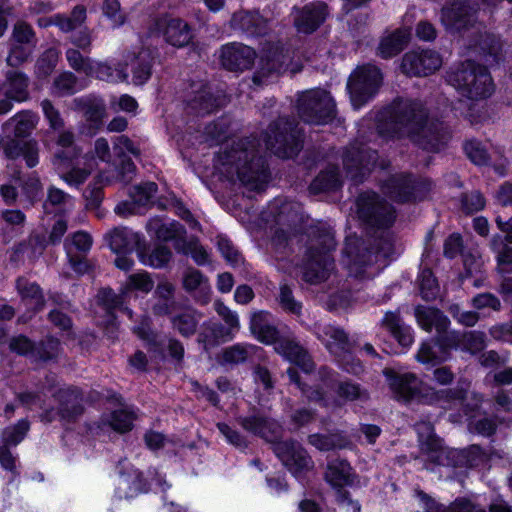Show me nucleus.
<instances>
[{
  "label": "nucleus",
  "instance_id": "49",
  "mask_svg": "<svg viewBox=\"0 0 512 512\" xmlns=\"http://www.w3.org/2000/svg\"><path fill=\"white\" fill-rule=\"evenodd\" d=\"M419 293L424 301L430 302L437 299L440 294V287L433 272L429 268L421 271L417 279Z\"/></svg>",
  "mask_w": 512,
  "mask_h": 512
},
{
  "label": "nucleus",
  "instance_id": "36",
  "mask_svg": "<svg viewBox=\"0 0 512 512\" xmlns=\"http://www.w3.org/2000/svg\"><path fill=\"white\" fill-rule=\"evenodd\" d=\"M307 237V254H330V251L335 248L333 233L324 226L310 227Z\"/></svg>",
  "mask_w": 512,
  "mask_h": 512
},
{
  "label": "nucleus",
  "instance_id": "22",
  "mask_svg": "<svg viewBox=\"0 0 512 512\" xmlns=\"http://www.w3.org/2000/svg\"><path fill=\"white\" fill-rule=\"evenodd\" d=\"M255 51L243 44L232 43L222 47L220 60L222 66L230 71L249 69L255 60Z\"/></svg>",
  "mask_w": 512,
  "mask_h": 512
},
{
  "label": "nucleus",
  "instance_id": "16",
  "mask_svg": "<svg viewBox=\"0 0 512 512\" xmlns=\"http://www.w3.org/2000/svg\"><path fill=\"white\" fill-rule=\"evenodd\" d=\"M294 25L301 33L316 31L329 15V7L324 1H314L301 8H294Z\"/></svg>",
  "mask_w": 512,
  "mask_h": 512
},
{
  "label": "nucleus",
  "instance_id": "45",
  "mask_svg": "<svg viewBox=\"0 0 512 512\" xmlns=\"http://www.w3.org/2000/svg\"><path fill=\"white\" fill-rule=\"evenodd\" d=\"M12 177L21 187L23 194L26 196L30 204H33L42 197V184L35 172L22 177L20 171H15Z\"/></svg>",
  "mask_w": 512,
  "mask_h": 512
},
{
  "label": "nucleus",
  "instance_id": "17",
  "mask_svg": "<svg viewBox=\"0 0 512 512\" xmlns=\"http://www.w3.org/2000/svg\"><path fill=\"white\" fill-rule=\"evenodd\" d=\"M317 338L326 349L335 357L345 356L357 346L356 341L350 339L348 333L341 327L327 324L318 328Z\"/></svg>",
  "mask_w": 512,
  "mask_h": 512
},
{
  "label": "nucleus",
  "instance_id": "48",
  "mask_svg": "<svg viewBox=\"0 0 512 512\" xmlns=\"http://www.w3.org/2000/svg\"><path fill=\"white\" fill-rule=\"evenodd\" d=\"M48 244L45 233L33 232L26 241L19 243L17 251L27 254V257L33 260L44 253Z\"/></svg>",
  "mask_w": 512,
  "mask_h": 512
},
{
  "label": "nucleus",
  "instance_id": "56",
  "mask_svg": "<svg viewBox=\"0 0 512 512\" xmlns=\"http://www.w3.org/2000/svg\"><path fill=\"white\" fill-rule=\"evenodd\" d=\"M176 251L185 255L190 254L197 265H204L208 262V253L199 243L197 237H191L189 240H180L176 245Z\"/></svg>",
  "mask_w": 512,
  "mask_h": 512
},
{
  "label": "nucleus",
  "instance_id": "9",
  "mask_svg": "<svg viewBox=\"0 0 512 512\" xmlns=\"http://www.w3.org/2000/svg\"><path fill=\"white\" fill-rule=\"evenodd\" d=\"M191 96L187 100L189 113L197 116H206L225 106L228 99L221 90L214 89L206 81L191 83Z\"/></svg>",
  "mask_w": 512,
  "mask_h": 512
},
{
  "label": "nucleus",
  "instance_id": "3",
  "mask_svg": "<svg viewBox=\"0 0 512 512\" xmlns=\"http://www.w3.org/2000/svg\"><path fill=\"white\" fill-rule=\"evenodd\" d=\"M399 246L392 232L365 241L358 237L346 239L343 253L349 258V273L356 278L365 277V269L372 265L384 267L395 258Z\"/></svg>",
  "mask_w": 512,
  "mask_h": 512
},
{
  "label": "nucleus",
  "instance_id": "4",
  "mask_svg": "<svg viewBox=\"0 0 512 512\" xmlns=\"http://www.w3.org/2000/svg\"><path fill=\"white\" fill-rule=\"evenodd\" d=\"M446 81L469 99L489 97L494 85L488 69L473 60H465L446 72Z\"/></svg>",
  "mask_w": 512,
  "mask_h": 512
},
{
  "label": "nucleus",
  "instance_id": "23",
  "mask_svg": "<svg viewBox=\"0 0 512 512\" xmlns=\"http://www.w3.org/2000/svg\"><path fill=\"white\" fill-rule=\"evenodd\" d=\"M421 450L426 453L427 461L437 465H444L446 459L445 451L442 449L441 441L434 433V427L429 421H419L415 424Z\"/></svg>",
  "mask_w": 512,
  "mask_h": 512
},
{
  "label": "nucleus",
  "instance_id": "6",
  "mask_svg": "<svg viewBox=\"0 0 512 512\" xmlns=\"http://www.w3.org/2000/svg\"><path fill=\"white\" fill-rule=\"evenodd\" d=\"M299 117L306 123L325 124L336 116V104L330 94L323 89L303 92L298 98Z\"/></svg>",
  "mask_w": 512,
  "mask_h": 512
},
{
  "label": "nucleus",
  "instance_id": "13",
  "mask_svg": "<svg viewBox=\"0 0 512 512\" xmlns=\"http://www.w3.org/2000/svg\"><path fill=\"white\" fill-rule=\"evenodd\" d=\"M422 191V184L411 174L391 175L382 184V192L398 203L414 202Z\"/></svg>",
  "mask_w": 512,
  "mask_h": 512
},
{
  "label": "nucleus",
  "instance_id": "29",
  "mask_svg": "<svg viewBox=\"0 0 512 512\" xmlns=\"http://www.w3.org/2000/svg\"><path fill=\"white\" fill-rule=\"evenodd\" d=\"M250 331L258 341L264 344H273L279 340L280 336L272 315L264 310L251 314Z\"/></svg>",
  "mask_w": 512,
  "mask_h": 512
},
{
  "label": "nucleus",
  "instance_id": "59",
  "mask_svg": "<svg viewBox=\"0 0 512 512\" xmlns=\"http://www.w3.org/2000/svg\"><path fill=\"white\" fill-rule=\"evenodd\" d=\"M157 190L158 186L155 182H144L132 186L129 190V196L138 206H145L151 202Z\"/></svg>",
  "mask_w": 512,
  "mask_h": 512
},
{
  "label": "nucleus",
  "instance_id": "63",
  "mask_svg": "<svg viewBox=\"0 0 512 512\" xmlns=\"http://www.w3.org/2000/svg\"><path fill=\"white\" fill-rule=\"evenodd\" d=\"M66 59L69 66L79 73L89 75L93 71L91 59L81 54V52L74 48H69L66 51Z\"/></svg>",
  "mask_w": 512,
  "mask_h": 512
},
{
  "label": "nucleus",
  "instance_id": "19",
  "mask_svg": "<svg viewBox=\"0 0 512 512\" xmlns=\"http://www.w3.org/2000/svg\"><path fill=\"white\" fill-rule=\"evenodd\" d=\"M58 402L57 415L60 420L71 423L75 422L84 412L83 393L76 387L59 389L54 394Z\"/></svg>",
  "mask_w": 512,
  "mask_h": 512
},
{
  "label": "nucleus",
  "instance_id": "39",
  "mask_svg": "<svg viewBox=\"0 0 512 512\" xmlns=\"http://www.w3.org/2000/svg\"><path fill=\"white\" fill-rule=\"evenodd\" d=\"M474 49L488 65L498 64L503 58L502 42L494 34H481Z\"/></svg>",
  "mask_w": 512,
  "mask_h": 512
},
{
  "label": "nucleus",
  "instance_id": "61",
  "mask_svg": "<svg viewBox=\"0 0 512 512\" xmlns=\"http://www.w3.org/2000/svg\"><path fill=\"white\" fill-rule=\"evenodd\" d=\"M29 430V423L26 420H20L16 425L7 427L2 432V443L6 446H16L26 436Z\"/></svg>",
  "mask_w": 512,
  "mask_h": 512
},
{
  "label": "nucleus",
  "instance_id": "41",
  "mask_svg": "<svg viewBox=\"0 0 512 512\" xmlns=\"http://www.w3.org/2000/svg\"><path fill=\"white\" fill-rule=\"evenodd\" d=\"M352 468L347 460L334 458L327 463L325 480L334 488H343L352 483Z\"/></svg>",
  "mask_w": 512,
  "mask_h": 512
},
{
  "label": "nucleus",
  "instance_id": "26",
  "mask_svg": "<svg viewBox=\"0 0 512 512\" xmlns=\"http://www.w3.org/2000/svg\"><path fill=\"white\" fill-rule=\"evenodd\" d=\"M104 239L110 249L116 254H130L141 248V237L127 227H115L108 231Z\"/></svg>",
  "mask_w": 512,
  "mask_h": 512
},
{
  "label": "nucleus",
  "instance_id": "50",
  "mask_svg": "<svg viewBox=\"0 0 512 512\" xmlns=\"http://www.w3.org/2000/svg\"><path fill=\"white\" fill-rule=\"evenodd\" d=\"M138 255L143 264L154 268H163L170 262L172 258V251L169 247L159 244L156 245L149 253H145V251L140 248Z\"/></svg>",
  "mask_w": 512,
  "mask_h": 512
},
{
  "label": "nucleus",
  "instance_id": "18",
  "mask_svg": "<svg viewBox=\"0 0 512 512\" xmlns=\"http://www.w3.org/2000/svg\"><path fill=\"white\" fill-rule=\"evenodd\" d=\"M126 298L127 294L123 287L118 294L115 293L111 288H102L97 294V305L105 313V325L106 329L111 333L110 337H113L116 329L115 310L119 309L126 313L130 318L132 317V311L127 307H123Z\"/></svg>",
  "mask_w": 512,
  "mask_h": 512
},
{
  "label": "nucleus",
  "instance_id": "40",
  "mask_svg": "<svg viewBox=\"0 0 512 512\" xmlns=\"http://www.w3.org/2000/svg\"><path fill=\"white\" fill-rule=\"evenodd\" d=\"M308 443L320 451L346 449L352 445L350 438L339 430L328 434H311L308 436Z\"/></svg>",
  "mask_w": 512,
  "mask_h": 512
},
{
  "label": "nucleus",
  "instance_id": "10",
  "mask_svg": "<svg viewBox=\"0 0 512 512\" xmlns=\"http://www.w3.org/2000/svg\"><path fill=\"white\" fill-rule=\"evenodd\" d=\"M237 424L246 432L264 439L273 445L282 437V425L262 410L253 406L247 415L235 418Z\"/></svg>",
  "mask_w": 512,
  "mask_h": 512
},
{
  "label": "nucleus",
  "instance_id": "14",
  "mask_svg": "<svg viewBox=\"0 0 512 512\" xmlns=\"http://www.w3.org/2000/svg\"><path fill=\"white\" fill-rule=\"evenodd\" d=\"M273 451L293 474L313 467L312 458L308 455L306 449L293 439L276 442L273 445Z\"/></svg>",
  "mask_w": 512,
  "mask_h": 512
},
{
  "label": "nucleus",
  "instance_id": "25",
  "mask_svg": "<svg viewBox=\"0 0 512 512\" xmlns=\"http://www.w3.org/2000/svg\"><path fill=\"white\" fill-rule=\"evenodd\" d=\"M39 144L35 139H7L3 145L4 155L11 160L22 157L28 168H34L39 163Z\"/></svg>",
  "mask_w": 512,
  "mask_h": 512
},
{
  "label": "nucleus",
  "instance_id": "1",
  "mask_svg": "<svg viewBox=\"0 0 512 512\" xmlns=\"http://www.w3.org/2000/svg\"><path fill=\"white\" fill-rule=\"evenodd\" d=\"M377 127L384 137L407 138L429 152H439L452 137L448 124L429 118V111L420 100L408 98H396L385 108Z\"/></svg>",
  "mask_w": 512,
  "mask_h": 512
},
{
  "label": "nucleus",
  "instance_id": "33",
  "mask_svg": "<svg viewBox=\"0 0 512 512\" xmlns=\"http://www.w3.org/2000/svg\"><path fill=\"white\" fill-rule=\"evenodd\" d=\"M414 315L419 326L426 332H431L433 328L436 332H441L450 327V320L438 308L417 305Z\"/></svg>",
  "mask_w": 512,
  "mask_h": 512
},
{
  "label": "nucleus",
  "instance_id": "51",
  "mask_svg": "<svg viewBox=\"0 0 512 512\" xmlns=\"http://www.w3.org/2000/svg\"><path fill=\"white\" fill-rule=\"evenodd\" d=\"M458 465L469 468L478 467L489 460V454L477 444H472L457 452Z\"/></svg>",
  "mask_w": 512,
  "mask_h": 512
},
{
  "label": "nucleus",
  "instance_id": "46",
  "mask_svg": "<svg viewBox=\"0 0 512 512\" xmlns=\"http://www.w3.org/2000/svg\"><path fill=\"white\" fill-rule=\"evenodd\" d=\"M153 59L147 50L134 55L132 60V79L135 85H143L151 76Z\"/></svg>",
  "mask_w": 512,
  "mask_h": 512
},
{
  "label": "nucleus",
  "instance_id": "32",
  "mask_svg": "<svg viewBox=\"0 0 512 512\" xmlns=\"http://www.w3.org/2000/svg\"><path fill=\"white\" fill-rule=\"evenodd\" d=\"M231 27L250 36H262L268 31V23L257 12L239 11L231 18Z\"/></svg>",
  "mask_w": 512,
  "mask_h": 512
},
{
  "label": "nucleus",
  "instance_id": "35",
  "mask_svg": "<svg viewBox=\"0 0 512 512\" xmlns=\"http://www.w3.org/2000/svg\"><path fill=\"white\" fill-rule=\"evenodd\" d=\"M284 65V56L281 52L275 50L266 53L260 58L259 67L252 78L253 83L256 85L265 84L269 77L280 74Z\"/></svg>",
  "mask_w": 512,
  "mask_h": 512
},
{
  "label": "nucleus",
  "instance_id": "24",
  "mask_svg": "<svg viewBox=\"0 0 512 512\" xmlns=\"http://www.w3.org/2000/svg\"><path fill=\"white\" fill-rule=\"evenodd\" d=\"M334 269V259L328 253L307 254L303 265V280L318 284L328 279Z\"/></svg>",
  "mask_w": 512,
  "mask_h": 512
},
{
  "label": "nucleus",
  "instance_id": "8",
  "mask_svg": "<svg viewBox=\"0 0 512 512\" xmlns=\"http://www.w3.org/2000/svg\"><path fill=\"white\" fill-rule=\"evenodd\" d=\"M382 82L380 70L372 65L358 67L349 77L347 88L351 102L359 108L369 101L378 91Z\"/></svg>",
  "mask_w": 512,
  "mask_h": 512
},
{
  "label": "nucleus",
  "instance_id": "27",
  "mask_svg": "<svg viewBox=\"0 0 512 512\" xmlns=\"http://www.w3.org/2000/svg\"><path fill=\"white\" fill-rule=\"evenodd\" d=\"M273 344L277 353L299 366L304 372L309 373L314 369V362L307 350L294 339L279 336V340Z\"/></svg>",
  "mask_w": 512,
  "mask_h": 512
},
{
  "label": "nucleus",
  "instance_id": "12",
  "mask_svg": "<svg viewBox=\"0 0 512 512\" xmlns=\"http://www.w3.org/2000/svg\"><path fill=\"white\" fill-rule=\"evenodd\" d=\"M476 10L467 0H452L440 13V21L446 30L461 32L469 29L475 22Z\"/></svg>",
  "mask_w": 512,
  "mask_h": 512
},
{
  "label": "nucleus",
  "instance_id": "5",
  "mask_svg": "<svg viewBox=\"0 0 512 512\" xmlns=\"http://www.w3.org/2000/svg\"><path fill=\"white\" fill-rule=\"evenodd\" d=\"M266 148L279 158H293L302 149V134L295 119L279 117L265 133Z\"/></svg>",
  "mask_w": 512,
  "mask_h": 512
},
{
  "label": "nucleus",
  "instance_id": "28",
  "mask_svg": "<svg viewBox=\"0 0 512 512\" xmlns=\"http://www.w3.org/2000/svg\"><path fill=\"white\" fill-rule=\"evenodd\" d=\"M39 122L38 115L32 110H22L8 119L2 125L4 132H10L13 137L8 139L25 140L30 137Z\"/></svg>",
  "mask_w": 512,
  "mask_h": 512
},
{
  "label": "nucleus",
  "instance_id": "57",
  "mask_svg": "<svg viewBox=\"0 0 512 512\" xmlns=\"http://www.w3.org/2000/svg\"><path fill=\"white\" fill-rule=\"evenodd\" d=\"M155 234L159 240L165 242L174 241L175 249L180 240H186V229L177 221L159 225L156 228Z\"/></svg>",
  "mask_w": 512,
  "mask_h": 512
},
{
  "label": "nucleus",
  "instance_id": "52",
  "mask_svg": "<svg viewBox=\"0 0 512 512\" xmlns=\"http://www.w3.org/2000/svg\"><path fill=\"white\" fill-rule=\"evenodd\" d=\"M8 42L37 46L38 39L32 25L20 19L13 24Z\"/></svg>",
  "mask_w": 512,
  "mask_h": 512
},
{
  "label": "nucleus",
  "instance_id": "37",
  "mask_svg": "<svg viewBox=\"0 0 512 512\" xmlns=\"http://www.w3.org/2000/svg\"><path fill=\"white\" fill-rule=\"evenodd\" d=\"M16 290L20 295L21 301L28 309L34 312L43 309L45 298L42 289L37 283L31 282L25 277H19L16 280Z\"/></svg>",
  "mask_w": 512,
  "mask_h": 512
},
{
  "label": "nucleus",
  "instance_id": "15",
  "mask_svg": "<svg viewBox=\"0 0 512 512\" xmlns=\"http://www.w3.org/2000/svg\"><path fill=\"white\" fill-rule=\"evenodd\" d=\"M442 65L440 54L434 50L426 49L406 53L402 59V70L409 76H428L438 70Z\"/></svg>",
  "mask_w": 512,
  "mask_h": 512
},
{
  "label": "nucleus",
  "instance_id": "42",
  "mask_svg": "<svg viewBox=\"0 0 512 512\" xmlns=\"http://www.w3.org/2000/svg\"><path fill=\"white\" fill-rule=\"evenodd\" d=\"M302 220L303 216L301 213V207L299 204L294 202H282L275 214V222L278 226L287 228L294 232L298 230Z\"/></svg>",
  "mask_w": 512,
  "mask_h": 512
},
{
  "label": "nucleus",
  "instance_id": "7",
  "mask_svg": "<svg viewBox=\"0 0 512 512\" xmlns=\"http://www.w3.org/2000/svg\"><path fill=\"white\" fill-rule=\"evenodd\" d=\"M357 214L366 225L377 228H390L396 219L394 207L374 192H366L357 198Z\"/></svg>",
  "mask_w": 512,
  "mask_h": 512
},
{
  "label": "nucleus",
  "instance_id": "30",
  "mask_svg": "<svg viewBox=\"0 0 512 512\" xmlns=\"http://www.w3.org/2000/svg\"><path fill=\"white\" fill-rule=\"evenodd\" d=\"M30 79L22 71L9 70L5 74V80L2 85L3 95L13 99L17 103L29 101Z\"/></svg>",
  "mask_w": 512,
  "mask_h": 512
},
{
  "label": "nucleus",
  "instance_id": "62",
  "mask_svg": "<svg viewBox=\"0 0 512 512\" xmlns=\"http://www.w3.org/2000/svg\"><path fill=\"white\" fill-rule=\"evenodd\" d=\"M60 341L52 336H47L35 345L34 355L42 361H49L57 357Z\"/></svg>",
  "mask_w": 512,
  "mask_h": 512
},
{
  "label": "nucleus",
  "instance_id": "53",
  "mask_svg": "<svg viewBox=\"0 0 512 512\" xmlns=\"http://www.w3.org/2000/svg\"><path fill=\"white\" fill-rule=\"evenodd\" d=\"M59 51L54 47L46 49L37 59L35 75L38 79H44L51 75L57 66Z\"/></svg>",
  "mask_w": 512,
  "mask_h": 512
},
{
  "label": "nucleus",
  "instance_id": "55",
  "mask_svg": "<svg viewBox=\"0 0 512 512\" xmlns=\"http://www.w3.org/2000/svg\"><path fill=\"white\" fill-rule=\"evenodd\" d=\"M433 344L442 352V355L448 360L451 356V351L457 349L461 343V335L458 331L449 329L437 332L436 336L432 339Z\"/></svg>",
  "mask_w": 512,
  "mask_h": 512
},
{
  "label": "nucleus",
  "instance_id": "58",
  "mask_svg": "<svg viewBox=\"0 0 512 512\" xmlns=\"http://www.w3.org/2000/svg\"><path fill=\"white\" fill-rule=\"evenodd\" d=\"M250 347L251 346L245 344H235L224 348L219 357V363L222 365H238L244 363L250 355Z\"/></svg>",
  "mask_w": 512,
  "mask_h": 512
},
{
  "label": "nucleus",
  "instance_id": "44",
  "mask_svg": "<svg viewBox=\"0 0 512 512\" xmlns=\"http://www.w3.org/2000/svg\"><path fill=\"white\" fill-rule=\"evenodd\" d=\"M201 314L195 309L187 308L171 318L172 327L183 337L195 334Z\"/></svg>",
  "mask_w": 512,
  "mask_h": 512
},
{
  "label": "nucleus",
  "instance_id": "47",
  "mask_svg": "<svg viewBox=\"0 0 512 512\" xmlns=\"http://www.w3.org/2000/svg\"><path fill=\"white\" fill-rule=\"evenodd\" d=\"M335 393L337 394L339 401L343 400L345 402H366L370 398L369 392L366 389L351 380L338 382L335 388Z\"/></svg>",
  "mask_w": 512,
  "mask_h": 512
},
{
  "label": "nucleus",
  "instance_id": "64",
  "mask_svg": "<svg viewBox=\"0 0 512 512\" xmlns=\"http://www.w3.org/2000/svg\"><path fill=\"white\" fill-rule=\"evenodd\" d=\"M489 247L496 255L498 266H512V246L503 243L499 236H492Z\"/></svg>",
  "mask_w": 512,
  "mask_h": 512
},
{
  "label": "nucleus",
  "instance_id": "2",
  "mask_svg": "<svg viewBox=\"0 0 512 512\" xmlns=\"http://www.w3.org/2000/svg\"><path fill=\"white\" fill-rule=\"evenodd\" d=\"M255 137L242 138L226 145L217 156L218 163L228 174H236L249 190L263 191L269 180L266 159L260 154Z\"/></svg>",
  "mask_w": 512,
  "mask_h": 512
},
{
  "label": "nucleus",
  "instance_id": "43",
  "mask_svg": "<svg viewBox=\"0 0 512 512\" xmlns=\"http://www.w3.org/2000/svg\"><path fill=\"white\" fill-rule=\"evenodd\" d=\"M341 183L342 181L338 168L334 165H329L311 182L309 190L311 193L318 194L321 192L335 190L341 186Z\"/></svg>",
  "mask_w": 512,
  "mask_h": 512
},
{
  "label": "nucleus",
  "instance_id": "38",
  "mask_svg": "<svg viewBox=\"0 0 512 512\" xmlns=\"http://www.w3.org/2000/svg\"><path fill=\"white\" fill-rule=\"evenodd\" d=\"M411 37L410 28H399L382 38L378 47V55L389 59L398 55L408 45Z\"/></svg>",
  "mask_w": 512,
  "mask_h": 512
},
{
  "label": "nucleus",
  "instance_id": "34",
  "mask_svg": "<svg viewBox=\"0 0 512 512\" xmlns=\"http://www.w3.org/2000/svg\"><path fill=\"white\" fill-rule=\"evenodd\" d=\"M183 288L189 292H194L195 300L201 305H206L210 301V287L207 278L195 268H188L183 275Z\"/></svg>",
  "mask_w": 512,
  "mask_h": 512
},
{
  "label": "nucleus",
  "instance_id": "31",
  "mask_svg": "<svg viewBox=\"0 0 512 512\" xmlns=\"http://www.w3.org/2000/svg\"><path fill=\"white\" fill-rule=\"evenodd\" d=\"M238 330L220 322H206L198 335V342L203 344L206 351L218 345L231 341Z\"/></svg>",
  "mask_w": 512,
  "mask_h": 512
},
{
  "label": "nucleus",
  "instance_id": "21",
  "mask_svg": "<svg viewBox=\"0 0 512 512\" xmlns=\"http://www.w3.org/2000/svg\"><path fill=\"white\" fill-rule=\"evenodd\" d=\"M397 400L409 402L421 392V381L413 373H398L391 368L383 371Z\"/></svg>",
  "mask_w": 512,
  "mask_h": 512
},
{
  "label": "nucleus",
  "instance_id": "60",
  "mask_svg": "<svg viewBox=\"0 0 512 512\" xmlns=\"http://www.w3.org/2000/svg\"><path fill=\"white\" fill-rule=\"evenodd\" d=\"M58 174L69 186L78 188L90 176V171L79 167H58Z\"/></svg>",
  "mask_w": 512,
  "mask_h": 512
},
{
  "label": "nucleus",
  "instance_id": "11",
  "mask_svg": "<svg viewBox=\"0 0 512 512\" xmlns=\"http://www.w3.org/2000/svg\"><path fill=\"white\" fill-rule=\"evenodd\" d=\"M376 160V152L361 142H353L345 147L342 154L346 176L354 184L362 183L370 173V165Z\"/></svg>",
  "mask_w": 512,
  "mask_h": 512
},
{
  "label": "nucleus",
  "instance_id": "20",
  "mask_svg": "<svg viewBox=\"0 0 512 512\" xmlns=\"http://www.w3.org/2000/svg\"><path fill=\"white\" fill-rule=\"evenodd\" d=\"M154 26L164 36L165 41L172 46L184 47L192 39L190 26L180 18L163 16L155 20Z\"/></svg>",
  "mask_w": 512,
  "mask_h": 512
},
{
  "label": "nucleus",
  "instance_id": "54",
  "mask_svg": "<svg viewBox=\"0 0 512 512\" xmlns=\"http://www.w3.org/2000/svg\"><path fill=\"white\" fill-rule=\"evenodd\" d=\"M8 55L6 57V64L11 68H19L27 63L36 48V46H29L25 44H17L8 42Z\"/></svg>",
  "mask_w": 512,
  "mask_h": 512
}]
</instances>
